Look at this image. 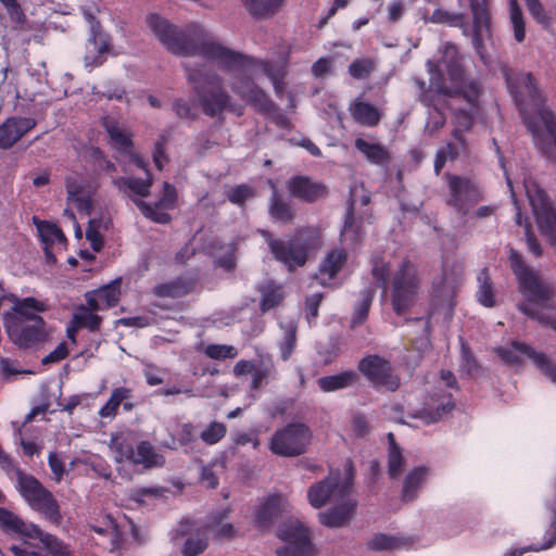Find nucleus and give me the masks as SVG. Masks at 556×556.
Masks as SVG:
<instances>
[{
	"instance_id": "nucleus-55",
	"label": "nucleus",
	"mask_w": 556,
	"mask_h": 556,
	"mask_svg": "<svg viewBox=\"0 0 556 556\" xmlns=\"http://www.w3.org/2000/svg\"><path fill=\"white\" fill-rule=\"evenodd\" d=\"M405 459L397 445H392L389 450L388 472L391 478H397L403 470Z\"/></svg>"
},
{
	"instance_id": "nucleus-22",
	"label": "nucleus",
	"mask_w": 556,
	"mask_h": 556,
	"mask_svg": "<svg viewBox=\"0 0 556 556\" xmlns=\"http://www.w3.org/2000/svg\"><path fill=\"white\" fill-rule=\"evenodd\" d=\"M163 190V197L154 205L147 204L142 200L134 199L135 203L140 208L144 216L160 224H165L169 222L170 217L165 212V210L172 207L176 200V190L172 185H169L168 182H164Z\"/></svg>"
},
{
	"instance_id": "nucleus-29",
	"label": "nucleus",
	"mask_w": 556,
	"mask_h": 556,
	"mask_svg": "<svg viewBox=\"0 0 556 556\" xmlns=\"http://www.w3.org/2000/svg\"><path fill=\"white\" fill-rule=\"evenodd\" d=\"M470 11L472 14L475 38L473 42L479 51L480 36L489 29L490 13L488 0H469Z\"/></svg>"
},
{
	"instance_id": "nucleus-13",
	"label": "nucleus",
	"mask_w": 556,
	"mask_h": 556,
	"mask_svg": "<svg viewBox=\"0 0 556 556\" xmlns=\"http://www.w3.org/2000/svg\"><path fill=\"white\" fill-rule=\"evenodd\" d=\"M8 336L21 349L31 348L43 342L48 337L46 323L42 318H35L33 323H23L16 318H4Z\"/></svg>"
},
{
	"instance_id": "nucleus-7",
	"label": "nucleus",
	"mask_w": 556,
	"mask_h": 556,
	"mask_svg": "<svg viewBox=\"0 0 556 556\" xmlns=\"http://www.w3.org/2000/svg\"><path fill=\"white\" fill-rule=\"evenodd\" d=\"M311 441L309 428L302 422H292L274 433L269 442V450L279 456L294 457L305 453Z\"/></svg>"
},
{
	"instance_id": "nucleus-59",
	"label": "nucleus",
	"mask_w": 556,
	"mask_h": 556,
	"mask_svg": "<svg viewBox=\"0 0 556 556\" xmlns=\"http://www.w3.org/2000/svg\"><path fill=\"white\" fill-rule=\"evenodd\" d=\"M205 354L213 359L235 358L238 354L232 345L226 344H210L205 349Z\"/></svg>"
},
{
	"instance_id": "nucleus-39",
	"label": "nucleus",
	"mask_w": 556,
	"mask_h": 556,
	"mask_svg": "<svg viewBox=\"0 0 556 556\" xmlns=\"http://www.w3.org/2000/svg\"><path fill=\"white\" fill-rule=\"evenodd\" d=\"M509 21L514 31V38L521 43L526 38V21L517 0L508 1Z\"/></svg>"
},
{
	"instance_id": "nucleus-23",
	"label": "nucleus",
	"mask_w": 556,
	"mask_h": 556,
	"mask_svg": "<svg viewBox=\"0 0 556 556\" xmlns=\"http://www.w3.org/2000/svg\"><path fill=\"white\" fill-rule=\"evenodd\" d=\"M346 257V252L343 249H333L327 253L315 275L317 282L323 287L331 286V281L345 264Z\"/></svg>"
},
{
	"instance_id": "nucleus-33",
	"label": "nucleus",
	"mask_w": 556,
	"mask_h": 556,
	"mask_svg": "<svg viewBox=\"0 0 556 556\" xmlns=\"http://www.w3.org/2000/svg\"><path fill=\"white\" fill-rule=\"evenodd\" d=\"M268 212L270 217L280 223L289 224L294 218V211L291 204L279 194L273 186V193L269 200Z\"/></svg>"
},
{
	"instance_id": "nucleus-37",
	"label": "nucleus",
	"mask_w": 556,
	"mask_h": 556,
	"mask_svg": "<svg viewBox=\"0 0 556 556\" xmlns=\"http://www.w3.org/2000/svg\"><path fill=\"white\" fill-rule=\"evenodd\" d=\"M283 0H243L245 9L255 17L266 18L274 15Z\"/></svg>"
},
{
	"instance_id": "nucleus-40",
	"label": "nucleus",
	"mask_w": 556,
	"mask_h": 556,
	"mask_svg": "<svg viewBox=\"0 0 556 556\" xmlns=\"http://www.w3.org/2000/svg\"><path fill=\"white\" fill-rule=\"evenodd\" d=\"M281 498L271 496L267 498L257 509L256 519L261 527H268L280 513Z\"/></svg>"
},
{
	"instance_id": "nucleus-62",
	"label": "nucleus",
	"mask_w": 556,
	"mask_h": 556,
	"mask_svg": "<svg viewBox=\"0 0 556 556\" xmlns=\"http://www.w3.org/2000/svg\"><path fill=\"white\" fill-rule=\"evenodd\" d=\"M433 286L442 296L448 298L455 292L457 278L454 274L450 275L444 271L441 281L439 283L433 282Z\"/></svg>"
},
{
	"instance_id": "nucleus-20",
	"label": "nucleus",
	"mask_w": 556,
	"mask_h": 556,
	"mask_svg": "<svg viewBox=\"0 0 556 556\" xmlns=\"http://www.w3.org/2000/svg\"><path fill=\"white\" fill-rule=\"evenodd\" d=\"M65 187L67 201L75 203L79 211L89 214L91 208V187L87 179L81 174L72 173L65 178Z\"/></svg>"
},
{
	"instance_id": "nucleus-9",
	"label": "nucleus",
	"mask_w": 556,
	"mask_h": 556,
	"mask_svg": "<svg viewBox=\"0 0 556 556\" xmlns=\"http://www.w3.org/2000/svg\"><path fill=\"white\" fill-rule=\"evenodd\" d=\"M448 194L446 204L460 216H466L470 210L483 199L482 190L471 179L457 175H446Z\"/></svg>"
},
{
	"instance_id": "nucleus-34",
	"label": "nucleus",
	"mask_w": 556,
	"mask_h": 556,
	"mask_svg": "<svg viewBox=\"0 0 556 556\" xmlns=\"http://www.w3.org/2000/svg\"><path fill=\"white\" fill-rule=\"evenodd\" d=\"M349 110L354 121L359 125L372 127L380 121L378 109L367 102L355 100Z\"/></svg>"
},
{
	"instance_id": "nucleus-38",
	"label": "nucleus",
	"mask_w": 556,
	"mask_h": 556,
	"mask_svg": "<svg viewBox=\"0 0 556 556\" xmlns=\"http://www.w3.org/2000/svg\"><path fill=\"white\" fill-rule=\"evenodd\" d=\"M109 226L110 219L105 217L92 218L89 220L86 229V238L96 252H99L103 247L102 231L108 230Z\"/></svg>"
},
{
	"instance_id": "nucleus-15",
	"label": "nucleus",
	"mask_w": 556,
	"mask_h": 556,
	"mask_svg": "<svg viewBox=\"0 0 556 556\" xmlns=\"http://www.w3.org/2000/svg\"><path fill=\"white\" fill-rule=\"evenodd\" d=\"M231 90L243 101L253 105L262 113H270L276 110L275 104L268 96L260 89L250 78L239 74L236 75L230 84Z\"/></svg>"
},
{
	"instance_id": "nucleus-51",
	"label": "nucleus",
	"mask_w": 556,
	"mask_h": 556,
	"mask_svg": "<svg viewBox=\"0 0 556 556\" xmlns=\"http://www.w3.org/2000/svg\"><path fill=\"white\" fill-rule=\"evenodd\" d=\"M129 396V391L125 388L115 389L106 404L100 409L101 417H113L116 414L119 404Z\"/></svg>"
},
{
	"instance_id": "nucleus-10",
	"label": "nucleus",
	"mask_w": 556,
	"mask_h": 556,
	"mask_svg": "<svg viewBox=\"0 0 556 556\" xmlns=\"http://www.w3.org/2000/svg\"><path fill=\"white\" fill-rule=\"evenodd\" d=\"M525 188L539 229L556 245V212L551 201L534 181H527Z\"/></svg>"
},
{
	"instance_id": "nucleus-47",
	"label": "nucleus",
	"mask_w": 556,
	"mask_h": 556,
	"mask_svg": "<svg viewBox=\"0 0 556 556\" xmlns=\"http://www.w3.org/2000/svg\"><path fill=\"white\" fill-rule=\"evenodd\" d=\"M227 432V428L223 422H210L199 434L200 439L207 445L218 443Z\"/></svg>"
},
{
	"instance_id": "nucleus-48",
	"label": "nucleus",
	"mask_w": 556,
	"mask_h": 556,
	"mask_svg": "<svg viewBox=\"0 0 556 556\" xmlns=\"http://www.w3.org/2000/svg\"><path fill=\"white\" fill-rule=\"evenodd\" d=\"M119 287L117 282H112L96 290V295L103 305V308L115 306L119 300Z\"/></svg>"
},
{
	"instance_id": "nucleus-57",
	"label": "nucleus",
	"mask_w": 556,
	"mask_h": 556,
	"mask_svg": "<svg viewBox=\"0 0 556 556\" xmlns=\"http://www.w3.org/2000/svg\"><path fill=\"white\" fill-rule=\"evenodd\" d=\"M374 71V64L368 59H356L349 65V73L356 79L367 78Z\"/></svg>"
},
{
	"instance_id": "nucleus-52",
	"label": "nucleus",
	"mask_w": 556,
	"mask_h": 556,
	"mask_svg": "<svg viewBox=\"0 0 556 556\" xmlns=\"http://www.w3.org/2000/svg\"><path fill=\"white\" fill-rule=\"evenodd\" d=\"M404 542L401 538L391 536L387 534H376L368 543L371 549L376 551H391L403 545Z\"/></svg>"
},
{
	"instance_id": "nucleus-24",
	"label": "nucleus",
	"mask_w": 556,
	"mask_h": 556,
	"mask_svg": "<svg viewBox=\"0 0 556 556\" xmlns=\"http://www.w3.org/2000/svg\"><path fill=\"white\" fill-rule=\"evenodd\" d=\"M334 504L336 506L332 508L318 514V519L325 527L340 528L346 526L350 522L353 516V511L356 507V501L352 497L346 498L345 501L337 502Z\"/></svg>"
},
{
	"instance_id": "nucleus-60",
	"label": "nucleus",
	"mask_w": 556,
	"mask_h": 556,
	"mask_svg": "<svg viewBox=\"0 0 556 556\" xmlns=\"http://www.w3.org/2000/svg\"><path fill=\"white\" fill-rule=\"evenodd\" d=\"M389 273V265L382 258L377 257L372 261L371 274L376 282L382 287L383 293L387 291Z\"/></svg>"
},
{
	"instance_id": "nucleus-53",
	"label": "nucleus",
	"mask_w": 556,
	"mask_h": 556,
	"mask_svg": "<svg viewBox=\"0 0 556 556\" xmlns=\"http://www.w3.org/2000/svg\"><path fill=\"white\" fill-rule=\"evenodd\" d=\"M0 527L4 532L17 533L24 530V521L12 511L0 507Z\"/></svg>"
},
{
	"instance_id": "nucleus-32",
	"label": "nucleus",
	"mask_w": 556,
	"mask_h": 556,
	"mask_svg": "<svg viewBox=\"0 0 556 556\" xmlns=\"http://www.w3.org/2000/svg\"><path fill=\"white\" fill-rule=\"evenodd\" d=\"M111 450L115 455V460L122 463L124 460L132 462L135 457V439L131 432H119L111 439Z\"/></svg>"
},
{
	"instance_id": "nucleus-26",
	"label": "nucleus",
	"mask_w": 556,
	"mask_h": 556,
	"mask_svg": "<svg viewBox=\"0 0 556 556\" xmlns=\"http://www.w3.org/2000/svg\"><path fill=\"white\" fill-rule=\"evenodd\" d=\"M47 309V305L35 298L15 299L13 313L7 314L4 318H16L23 323H33L35 318H41L38 314Z\"/></svg>"
},
{
	"instance_id": "nucleus-4",
	"label": "nucleus",
	"mask_w": 556,
	"mask_h": 556,
	"mask_svg": "<svg viewBox=\"0 0 556 556\" xmlns=\"http://www.w3.org/2000/svg\"><path fill=\"white\" fill-rule=\"evenodd\" d=\"M16 488L29 507L48 522L60 526L63 521L60 504L55 496L34 476L17 472Z\"/></svg>"
},
{
	"instance_id": "nucleus-35",
	"label": "nucleus",
	"mask_w": 556,
	"mask_h": 556,
	"mask_svg": "<svg viewBox=\"0 0 556 556\" xmlns=\"http://www.w3.org/2000/svg\"><path fill=\"white\" fill-rule=\"evenodd\" d=\"M114 186L128 197L137 195L144 198L149 194L152 186V179L148 176L147 179L139 178H117L113 180Z\"/></svg>"
},
{
	"instance_id": "nucleus-42",
	"label": "nucleus",
	"mask_w": 556,
	"mask_h": 556,
	"mask_svg": "<svg viewBox=\"0 0 556 556\" xmlns=\"http://www.w3.org/2000/svg\"><path fill=\"white\" fill-rule=\"evenodd\" d=\"M34 223L37 227V230L39 232V236L41 240L46 244H53V243H65L66 238L62 230L53 223L50 222H41L34 217Z\"/></svg>"
},
{
	"instance_id": "nucleus-30",
	"label": "nucleus",
	"mask_w": 556,
	"mask_h": 556,
	"mask_svg": "<svg viewBox=\"0 0 556 556\" xmlns=\"http://www.w3.org/2000/svg\"><path fill=\"white\" fill-rule=\"evenodd\" d=\"M470 11L472 14L475 38L473 42L479 51L480 36L489 29L490 13L488 0H469Z\"/></svg>"
},
{
	"instance_id": "nucleus-25",
	"label": "nucleus",
	"mask_w": 556,
	"mask_h": 556,
	"mask_svg": "<svg viewBox=\"0 0 556 556\" xmlns=\"http://www.w3.org/2000/svg\"><path fill=\"white\" fill-rule=\"evenodd\" d=\"M17 533L38 539L53 556H72L62 541L50 533L43 532L36 525H26L24 522V530Z\"/></svg>"
},
{
	"instance_id": "nucleus-49",
	"label": "nucleus",
	"mask_w": 556,
	"mask_h": 556,
	"mask_svg": "<svg viewBox=\"0 0 556 556\" xmlns=\"http://www.w3.org/2000/svg\"><path fill=\"white\" fill-rule=\"evenodd\" d=\"M429 21L437 24H446L453 27H464L465 15L463 13H450L447 11L437 9L429 17Z\"/></svg>"
},
{
	"instance_id": "nucleus-3",
	"label": "nucleus",
	"mask_w": 556,
	"mask_h": 556,
	"mask_svg": "<svg viewBox=\"0 0 556 556\" xmlns=\"http://www.w3.org/2000/svg\"><path fill=\"white\" fill-rule=\"evenodd\" d=\"M185 68L199 105L206 115L213 117L225 110L235 111L231 97L225 90L220 76L206 66L197 67L186 64Z\"/></svg>"
},
{
	"instance_id": "nucleus-11",
	"label": "nucleus",
	"mask_w": 556,
	"mask_h": 556,
	"mask_svg": "<svg viewBox=\"0 0 556 556\" xmlns=\"http://www.w3.org/2000/svg\"><path fill=\"white\" fill-rule=\"evenodd\" d=\"M285 546L276 549L277 556H313L309 533L299 520L283 522L277 531Z\"/></svg>"
},
{
	"instance_id": "nucleus-50",
	"label": "nucleus",
	"mask_w": 556,
	"mask_h": 556,
	"mask_svg": "<svg viewBox=\"0 0 556 556\" xmlns=\"http://www.w3.org/2000/svg\"><path fill=\"white\" fill-rule=\"evenodd\" d=\"M454 408V403L450 400L446 403H442L435 412L429 409H420L413 414L414 418L422 420L425 425L437 422L443 415L447 414Z\"/></svg>"
},
{
	"instance_id": "nucleus-63",
	"label": "nucleus",
	"mask_w": 556,
	"mask_h": 556,
	"mask_svg": "<svg viewBox=\"0 0 556 556\" xmlns=\"http://www.w3.org/2000/svg\"><path fill=\"white\" fill-rule=\"evenodd\" d=\"M253 195V191L245 185H240L230 190L228 199L230 202L242 205L248 199Z\"/></svg>"
},
{
	"instance_id": "nucleus-28",
	"label": "nucleus",
	"mask_w": 556,
	"mask_h": 556,
	"mask_svg": "<svg viewBox=\"0 0 556 556\" xmlns=\"http://www.w3.org/2000/svg\"><path fill=\"white\" fill-rule=\"evenodd\" d=\"M131 464L142 465L146 469L160 468L165 465V457L149 441H141L136 445Z\"/></svg>"
},
{
	"instance_id": "nucleus-44",
	"label": "nucleus",
	"mask_w": 556,
	"mask_h": 556,
	"mask_svg": "<svg viewBox=\"0 0 556 556\" xmlns=\"http://www.w3.org/2000/svg\"><path fill=\"white\" fill-rule=\"evenodd\" d=\"M102 318L97 314L89 312L88 308L80 306L73 315V323L76 328H87L90 331H96L100 328Z\"/></svg>"
},
{
	"instance_id": "nucleus-41",
	"label": "nucleus",
	"mask_w": 556,
	"mask_h": 556,
	"mask_svg": "<svg viewBox=\"0 0 556 556\" xmlns=\"http://www.w3.org/2000/svg\"><path fill=\"white\" fill-rule=\"evenodd\" d=\"M190 285L182 279H176L153 288V293L161 298H181L190 292Z\"/></svg>"
},
{
	"instance_id": "nucleus-12",
	"label": "nucleus",
	"mask_w": 556,
	"mask_h": 556,
	"mask_svg": "<svg viewBox=\"0 0 556 556\" xmlns=\"http://www.w3.org/2000/svg\"><path fill=\"white\" fill-rule=\"evenodd\" d=\"M496 353L509 366L520 365L521 356L530 358L542 374L556 384V366L545 354L534 351L530 345L515 341L510 348L496 349Z\"/></svg>"
},
{
	"instance_id": "nucleus-64",
	"label": "nucleus",
	"mask_w": 556,
	"mask_h": 556,
	"mask_svg": "<svg viewBox=\"0 0 556 556\" xmlns=\"http://www.w3.org/2000/svg\"><path fill=\"white\" fill-rule=\"evenodd\" d=\"M352 428L355 434L359 437H364L370 431L368 419L362 413H355L352 416Z\"/></svg>"
},
{
	"instance_id": "nucleus-17",
	"label": "nucleus",
	"mask_w": 556,
	"mask_h": 556,
	"mask_svg": "<svg viewBox=\"0 0 556 556\" xmlns=\"http://www.w3.org/2000/svg\"><path fill=\"white\" fill-rule=\"evenodd\" d=\"M442 62L446 67L450 79L454 83L453 88L446 87L452 93L462 88L468 89L467 87L470 83H476L475 80H468L465 77L463 56L456 46L452 43L444 45Z\"/></svg>"
},
{
	"instance_id": "nucleus-46",
	"label": "nucleus",
	"mask_w": 556,
	"mask_h": 556,
	"mask_svg": "<svg viewBox=\"0 0 556 556\" xmlns=\"http://www.w3.org/2000/svg\"><path fill=\"white\" fill-rule=\"evenodd\" d=\"M478 280L480 282L479 290L477 293L479 302L488 307H492L495 304L494 301V293L492 283L490 282L488 269L484 268L480 271V275L478 277Z\"/></svg>"
},
{
	"instance_id": "nucleus-36",
	"label": "nucleus",
	"mask_w": 556,
	"mask_h": 556,
	"mask_svg": "<svg viewBox=\"0 0 556 556\" xmlns=\"http://www.w3.org/2000/svg\"><path fill=\"white\" fill-rule=\"evenodd\" d=\"M355 148L372 164L386 165L390 162V154L381 144L357 138L355 140Z\"/></svg>"
},
{
	"instance_id": "nucleus-21",
	"label": "nucleus",
	"mask_w": 556,
	"mask_h": 556,
	"mask_svg": "<svg viewBox=\"0 0 556 556\" xmlns=\"http://www.w3.org/2000/svg\"><path fill=\"white\" fill-rule=\"evenodd\" d=\"M33 117H10L0 125V149L14 146L25 134L36 126Z\"/></svg>"
},
{
	"instance_id": "nucleus-58",
	"label": "nucleus",
	"mask_w": 556,
	"mask_h": 556,
	"mask_svg": "<svg viewBox=\"0 0 556 556\" xmlns=\"http://www.w3.org/2000/svg\"><path fill=\"white\" fill-rule=\"evenodd\" d=\"M343 242H357L361 239L359 225L355 222L351 212L346 215L343 229L341 231Z\"/></svg>"
},
{
	"instance_id": "nucleus-31",
	"label": "nucleus",
	"mask_w": 556,
	"mask_h": 556,
	"mask_svg": "<svg viewBox=\"0 0 556 556\" xmlns=\"http://www.w3.org/2000/svg\"><path fill=\"white\" fill-rule=\"evenodd\" d=\"M428 468L425 466L415 467L405 476L402 488V500L412 502L417 498L418 493L426 481Z\"/></svg>"
},
{
	"instance_id": "nucleus-5",
	"label": "nucleus",
	"mask_w": 556,
	"mask_h": 556,
	"mask_svg": "<svg viewBox=\"0 0 556 556\" xmlns=\"http://www.w3.org/2000/svg\"><path fill=\"white\" fill-rule=\"evenodd\" d=\"M440 93L448 98L447 105L454 113L453 123L455 129L453 137L464 146L463 131L468 130L472 126L473 113L476 104L480 96V87L478 83H470L468 89H459L452 93L446 86L437 85Z\"/></svg>"
},
{
	"instance_id": "nucleus-19",
	"label": "nucleus",
	"mask_w": 556,
	"mask_h": 556,
	"mask_svg": "<svg viewBox=\"0 0 556 556\" xmlns=\"http://www.w3.org/2000/svg\"><path fill=\"white\" fill-rule=\"evenodd\" d=\"M103 125L110 137L112 146L116 150L126 153L129 156L130 162H132L137 167L146 169L147 163L141 156L132 151V141L126 129L112 119H105Z\"/></svg>"
},
{
	"instance_id": "nucleus-43",
	"label": "nucleus",
	"mask_w": 556,
	"mask_h": 556,
	"mask_svg": "<svg viewBox=\"0 0 556 556\" xmlns=\"http://www.w3.org/2000/svg\"><path fill=\"white\" fill-rule=\"evenodd\" d=\"M374 296L375 291L370 288L365 289L361 293V299L355 306L354 316L352 318L353 327L362 325L366 320Z\"/></svg>"
},
{
	"instance_id": "nucleus-54",
	"label": "nucleus",
	"mask_w": 556,
	"mask_h": 556,
	"mask_svg": "<svg viewBox=\"0 0 556 556\" xmlns=\"http://www.w3.org/2000/svg\"><path fill=\"white\" fill-rule=\"evenodd\" d=\"M525 4L527 7V10L529 11L530 15L533 17V20L542 25L544 28H547L552 20L546 13L542 2L540 0H523Z\"/></svg>"
},
{
	"instance_id": "nucleus-6",
	"label": "nucleus",
	"mask_w": 556,
	"mask_h": 556,
	"mask_svg": "<svg viewBox=\"0 0 556 556\" xmlns=\"http://www.w3.org/2000/svg\"><path fill=\"white\" fill-rule=\"evenodd\" d=\"M419 286L420 279L415 265L403 260L392 281L391 301L397 315L404 314L415 303Z\"/></svg>"
},
{
	"instance_id": "nucleus-56",
	"label": "nucleus",
	"mask_w": 556,
	"mask_h": 556,
	"mask_svg": "<svg viewBox=\"0 0 556 556\" xmlns=\"http://www.w3.org/2000/svg\"><path fill=\"white\" fill-rule=\"evenodd\" d=\"M260 64L264 73L271 80L276 94L281 96L286 89V83L283 81L285 72L282 70H275L270 64L266 62H260Z\"/></svg>"
},
{
	"instance_id": "nucleus-61",
	"label": "nucleus",
	"mask_w": 556,
	"mask_h": 556,
	"mask_svg": "<svg viewBox=\"0 0 556 556\" xmlns=\"http://www.w3.org/2000/svg\"><path fill=\"white\" fill-rule=\"evenodd\" d=\"M207 546V539L205 536H190L182 548L184 556H197L202 553Z\"/></svg>"
},
{
	"instance_id": "nucleus-8",
	"label": "nucleus",
	"mask_w": 556,
	"mask_h": 556,
	"mask_svg": "<svg viewBox=\"0 0 556 556\" xmlns=\"http://www.w3.org/2000/svg\"><path fill=\"white\" fill-rule=\"evenodd\" d=\"M352 473L341 481L339 472H330L325 479L312 484L307 490V500L314 508H321L328 503L351 498Z\"/></svg>"
},
{
	"instance_id": "nucleus-14",
	"label": "nucleus",
	"mask_w": 556,
	"mask_h": 556,
	"mask_svg": "<svg viewBox=\"0 0 556 556\" xmlns=\"http://www.w3.org/2000/svg\"><path fill=\"white\" fill-rule=\"evenodd\" d=\"M357 369L375 388L395 391L400 387V379L393 375L390 363L379 355L363 357Z\"/></svg>"
},
{
	"instance_id": "nucleus-2",
	"label": "nucleus",
	"mask_w": 556,
	"mask_h": 556,
	"mask_svg": "<svg viewBox=\"0 0 556 556\" xmlns=\"http://www.w3.org/2000/svg\"><path fill=\"white\" fill-rule=\"evenodd\" d=\"M509 261L518 278L520 291L529 302L527 304H519V311L530 318L538 320L542 326L549 327L556 331L555 318L545 314H539L531 307V304H535L542 308H548L549 302L554 296L553 287L545 282L538 271L528 267L523 263L521 255L513 249L510 250Z\"/></svg>"
},
{
	"instance_id": "nucleus-1",
	"label": "nucleus",
	"mask_w": 556,
	"mask_h": 556,
	"mask_svg": "<svg viewBox=\"0 0 556 556\" xmlns=\"http://www.w3.org/2000/svg\"><path fill=\"white\" fill-rule=\"evenodd\" d=\"M147 24L156 39L174 54L201 55L231 71L243 70L254 63L253 59L229 50L216 41L198 38L195 31L191 35L190 29H180L156 13L148 15Z\"/></svg>"
},
{
	"instance_id": "nucleus-45",
	"label": "nucleus",
	"mask_w": 556,
	"mask_h": 556,
	"mask_svg": "<svg viewBox=\"0 0 556 556\" xmlns=\"http://www.w3.org/2000/svg\"><path fill=\"white\" fill-rule=\"evenodd\" d=\"M463 149H465V144L462 146L459 141H457L456 143H447L445 147L440 149L437 152L434 161L435 173L439 174L448 160H455Z\"/></svg>"
},
{
	"instance_id": "nucleus-18",
	"label": "nucleus",
	"mask_w": 556,
	"mask_h": 556,
	"mask_svg": "<svg viewBox=\"0 0 556 556\" xmlns=\"http://www.w3.org/2000/svg\"><path fill=\"white\" fill-rule=\"evenodd\" d=\"M263 235L266 237L269 249L276 260L282 262L289 269L305 264L306 251L302 245L273 239L265 231H263Z\"/></svg>"
},
{
	"instance_id": "nucleus-16",
	"label": "nucleus",
	"mask_w": 556,
	"mask_h": 556,
	"mask_svg": "<svg viewBox=\"0 0 556 556\" xmlns=\"http://www.w3.org/2000/svg\"><path fill=\"white\" fill-rule=\"evenodd\" d=\"M287 189L291 197L305 203H314L328 194V188L325 184L303 175L290 178L287 181Z\"/></svg>"
},
{
	"instance_id": "nucleus-27",
	"label": "nucleus",
	"mask_w": 556,
	"mask_h": 556,
	"mask_svg": "<svg viewBox=\"0 0 556 556\" xmlns=\"http://www.w3.org/2000/svg\"><path fill=\"white\" fill-rule=\"evenodd\" d=\"M359 377L354 370H345L336 375L325 376L317 380V386L325 393L339 391L356 386Z\"/></svg>"
}]
</instances>
